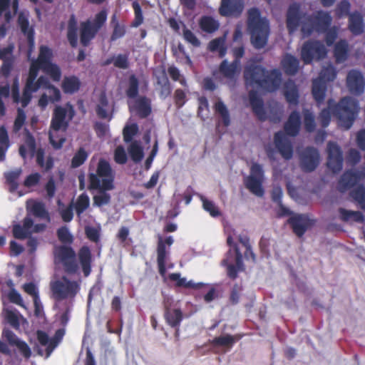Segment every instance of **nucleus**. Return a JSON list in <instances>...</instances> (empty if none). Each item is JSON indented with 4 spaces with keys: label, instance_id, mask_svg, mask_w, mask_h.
Here are the masks:
<instances>
[{
    "label": "nucleus",
    "instance_id": "nucleus-38",
    "mask_svg": "<svg viewBox=\"0 0 365 365\" xmlns=\"http://www.w3.org/2000/svg\"><path fill=\"white\" fill-rule=\"evenodd\" d=\"M170 280L176 282L177 285L180 287H185L187 288L200 289L204 286L202 282L195 283L192 281H187L185 278L180 277V275L177 273H173L169 275Z\"/></svg>",
    "mask_w": 365,
    "mask_h": 365
},
{
    "label": "nucleus",
    "instance_id": "nucleus-52",
    "mask_svg": "<svg viewBox=\"0 0 365 365\" xmlns=\"http://www.w3.org/2000/svg\"><path fill=\"white\" fill-rule=\"evenodd\" d=\"M200 200L202 202L203 209L209 212L212 217H215L220 215V210L212 201L208 200L203 196L200 197Z\"/></svg>",
    "mask_w": 365,
    "mask_h": 365
},
{
    "label": "nucleus",
    "instance_id": "nucleus-37",
    "mask_svg": "<svg viewBox=\"0 0 365 365\" xmlns=\"http://www.w3.org/2000/svg\"><path fill=\"white\" fill-rule=\"evenodd\" d=\"M349 29L354 34H361L364 30L362 16L359 13H353L349 16Z\"/></svg>",
    "mask_w": 365,
    "mask_h": 365
},
{
    "label": "nucleus",
    "instance_id": "nucleus-9",
    "mask_svg": "<svg viewBox=\"0 0 365 365\" xmlns=\"http://www.w3.org/2000/svg\"><path fill=\"white\" fill-rule=\"evenodd\" d=\"M52 51L46 46H41L38 58L31 60V62L36 63L39 69L48 74L53 81L58 82L61 78V71L58 65L52 63Z\"/></svg>",
    "mask_w": 365,
    "mask_h": 365
},
{
    "label": "nucleus",
    "instance_id": "nucleus-23",
    "mask_svg": "<svg viewBox=\"0 0 365 365\" xmlns=\"http://www.w3.org/2000/svg\"><path fill=\"white\" fill-rule=\"evenodd\" d=\"M319 163L318 151L314 148H307L302 157V166L307 171H312L316 168Z\"/></svg>",
    "mask_w": 365,
    "mask_h": 365
},
{
    "label": "nucleus",
    "instance_id": "nucleus-42",
    "mask_svg": "<svg viewBox=\"0 0 365 365\" xmlns=\"http://www.w3.org/2000/svg\"><path fill=\"white\" fill-rule=\"evenodd\" d=\"M348 45L346 41H341L335 46L334 56L337 63L344 62L347 57Z\"/></svg>",
    "mask_w": 365,
    "mask_h": 365
},
{
    "label": "nucleus",
    "instance_id": "nucleus-36",
    "mask_svg": "<svg viewBox=\"0 0 365 365\" xmlns=\"http://www.w3.org/2000/svg\"><path fill=\"white\" fill-rule=\"evenodd\" d=\"M284 96L289 104L297 105L298 103V91L292 81H288L284 86Z\"/></svg>",
    "mask_w": 365,
    "mask_h": 365
},
{
    "label": "nucleus",
    "instance_id": "nucleus-15",
    "mask_svg": "<svg viewBox=\"0 0 365 365\" xmlns=\"http://www.w3.org/2000/svg\"><path fill=\"white\" fill-rule=\"evenodd\" d=\"M55 260L56 263L62 264L68 273H73L77 269L75 254L69 247L63 246L57 248L55 251Z\"/></svg>",
    "mask_w": 365,
    "mask_h": 365
},
{
    "label": "nucleus",
    "instance_id": "nucleus-20",
    "mask_svg": "<svg viewBox=\"0 0 365 365\" xmlns=\"http://www.w3.org/2000/svg\"><path fill=\"white\" fill-rule=\"evenodd\" d=\"M65 332L63 329H58L55 334V336L50 339L46 333L41 331H37V338L39 343L42 346H46V357H48L55 347L60 342L61 339L63 338Z\"/></svg>",
    "mask_w": 365,
    "mask_h": 365
},
{
    "label": "nucleus",
    "instance_id": "nucleus-30",
    "mask_svg": "<svg viewBox=\"0 0 365 365\" xmlns=\"http://www.w3.org/2000/svg\"><path fill=\"white\" fill-rule=\"evenodd\" d=\"M26 208L29 214H33L36 217L48 220V213L46 212L41 202L34 200H29L26 202Z\"/></svg>",
    "mask_w": 365,
    "mask_h": 365
},
{
    "label": "nucleus",
    "instance_id": "nucleus-35",
    "mask_svg": "<svg viewBox=\"0 0 365 365\" xmlns=\"http://www.w3.org/2000/svg\"><path fill=\"white\" fill-rule=\"evenodd\" d=\"M326 85L325 83L320 79H314L312 85V95L315 101L320 103H322L325 97Z\"/></svg>",
    "mask_w": 365,
    "mask_h": 365
},
{
    "label": "nucleus",
    "instance_id": "nucleus-7",
    "mask_svg": "<svg viewBox=\"0 0 365 365\" xmlns=\"http://www.w3.org/2000/svg\"><path fill=\"white\" fill-rule=\"evenodd\" d=\"M248 29L251 34V41L257 48L265 46L269 34V24L266 19L262 18L256 9L248 11Z\"/></svg>",
    "mask_w": 365,
    "mask_h": 365
},
{
    "label": "nucleus",
    "instance_id": "nucleus-13",
    "mask_svg": "<svg viewBox=\"0 0 365 365\" xmlns=\"http://www.w3.org/2000/svg\"><path fill=\"white\" fill-rule=\"evenodd\" d=\"M327 53V49L322 43L309 41L304 43L302 47L301 58L305 64H308L314 59L323 58Z\"/></svg>",
    "mask_w": 365,
    "mask_h": 365
},
{
    "label": "nucleus",
    "instance_id": "nucleus-58",
    "mask_svg": "<svg viewBox=\"0 0 365 365\" xmlns=\"http://www.w3.org/2000/svg\"><path fill=\"white\" fill-rule=\"evenodd\" d=\"M21 173V168H16L13 171H11L6 174V178L7 180L10 182V190L11 191H14L17 187V184L15 182V180Z\"/></svg>",
    "mask_w": 365,
    "mask_h": 365
},
{
    "label": "nucleus",
    "instance_id": "nucleus-41",
    "mask_svg": "<svg viewBox=\"0 0 365 365\" xmlns=\"http://www.w3.org/2000/svg\"><path fill=\"white\" fill-rule=\"evenodd\" d=\"M79 258L83 267V270L85 276H88L90 274V259L91 254L90 251L87 247H83L79 252Z\"/></svg>",
    "mask_w": 365,
    "mask_h": 365
},
{
    "label": "nucleus",
    "instance_id": "nucleus-48",
    "mask_svg": "<svg viewBox=\"0 0 365 365\" xmlns=\"http://www.w3.org/2000/svg\"><path fill=\"white\" fill-rule=\"evenodd\" d=\"M90 205L89 197L86 194H81L76 200L74 204V208L77 215L79 216L85 211Z\"/></svg>",
    "mask_w": 365,
    "mask_h": 365
},
{
    "label": "nucleus",
    "instance_id": "nucleus-12",
    "mask_svg": "<svg viewBox=\"0 0 365 365\" xmlns=\"http://www.w3.org/2000/svg\"><path fill=\"white\" fill-rule=\"evenodd\" d=\"M263 180L264 170L262 165L253 163L250 168V175L245 180L246 187L254 195L262 197L264 195Z\"/></svg>",
    "mask_w": 365,
    "mask_h": 365
},
{
    "label": "nucleus",
    "instance_id": "nucleus-22",
    "mask_svg": "<svg viewBox=\"0 0 365 365\" xmlns=\"http://www.w3.org/2000/svg\"><path fill=\"white\" fill-rule=\"evenodd\" d=\"M154 76L157 83V90L160 91L163 98L167 97L170 93V88L168 79L163 67H158L154 71Z\"/></svg>",
    "mask_w": 365,
    "mask_h": 365
},
{
    "label": "nucleus",
    "instance_id": "nucleus-57",
    "mask_svg": "<svg viewBox=\"0 0 365 365\" xmlns=\"http://www.w3.org/2000/svg\"><path fill=\"white\" fill-rule=\"evenodd\" d=\"M9 96V88L7 86L0 87V114L5 113V103L8 101Z\"/></svg>",
    "mask_w": 365,
    "mask_h": 365
},
{
    "label": "nucleus",
    "instance_id": "nucleus-1",
    "mask_svg": "<svg viewBox=\"0 0 365 365\" xmlns=\"http://www.w3.org/2000/svg\"><path fill=\"white\" fill-rule=\"evenodd\" d=\"M245 78L250 91V104L257 117L261 120L269 118L274 122L279 121L283 113L282 106L275 103L264 108L258 93L261 90L274 91L277 89L281 83V73L273 70L266 73L261 66L250 63L245 71Z\"/></svg>",
    "mask_w": 365,
    "mask_h": 365
},
{
    "label": "nucleus",
    "instance_id": "nucleus-45",
    "mask_svg": "<svg viewBox=\"0 0 365 365\" xmlns=\"http://www.w3.org/2000/svg\"><path fill=\"white\" fill-rule=\"evenodd\" d=\"M5 318L8 322L14 328L17 329L21 322H25V319L17 312L11 310H4Z\"/></svg>",
    "mask_w": 365,
    "mask_h": 365
},
{
    "label": "nucleus",
    "instance_id": "nucleus-55",
    "mask_svg": "<svg viewBox=\"0 0 365 365\" xmlns=\"http://www.w3.org/2000/svg\"><path fill=\"white\" fill-rule=\"evenodd\" d=\"M352 197L359 203L360 207L365 210V189L364 187H358L351 192Z\"/></svg>",
    "mask_w": 365,
    "mask_h": 365
},
{
    "label": "nucleus",
    "instance_id": "nucleus-26",
    "mask_svg": "<svg viewBox=\"0 0 365 365\" xmlns=\"http://www.w3.org/2000/svg\"><path fill=\"white\" fill-rule=\"evenodd\" d=\"M130 111L140 117L147 116L150 112V106L146 98H139L129 102Z\"/></svg>",
    "mask_w": 365,
    "mask_h": 365
},
{
    "label": "nucleus",
    "instance_id": "nucleus-18",
    "mask_svg": "<svg viewBox=\"0 0 365 365\" xmlns=\"http://www.w3.org/2000/svg\"><path fill=\"white\" fill-rule=\"evenodd\" d=\"M346 85L351 93L361 94L365 86L364 78L361 73L357 70L350 71L346 77Z\"/></svg>",
    "mask_w": 365,
    "mask_h": 365
},
{
    "label": "nucleus",
    "instance_id": "nucleus-44",
    "mask_svg": "<svg viewBox=\"0 0 365 365\" xmlns=\"http://www.w3.org/2000/svg\"><path fill=\"white\" fill-rule=\"evenodd\" d=\"M200 28L206 32H213L219 27V24L214 19L209 16H204L200 22Z\"/></svg>",
    "mask_w": 365,
    "mask_h": 365
},
{
    "label": "nucleus",
    "instance_id": "nucleus-43",
    "mask_svg": "<svg viewBox=\"0 0 365 365\" xmlns=\"http://www.w3.org/2000/svg\"><path fill=\"white\" fill-rule=\"evenodd\" d=\"M129 154L134 162H139L143 158V150L140 143L134 141L128 148Z\"/></svg>",
    "mask_w": 365,
    "mask_h": 365
},
{
    "label": "nucleus",
    "instance_id": "nucleus-6",
    "mask_svg": "<svg viewBox=\"0 0 365 365\" xmlns=\"http://www.w3.org/2000/svg\"><path fill=\"white\" fill-rule=\"evenodd\" d=\"M39 68L36 63L31 62L29 76L22 96H19V87L17 80H15L11 88V96L14 102L21 103L23 107L26 106L32 98V93L42 88L48 89L52 86L49 80L45 76H41L37 80Z\"/></svg>",
    "mask_w": 365,
    "mask_h": 365
},
{
    "label": "nucleus",
    "instance_id": "nucleus-3",
    "mask_svg": "<svg viewBox=\"0 0 365 365\" xmlns=\"http://www.w3.org/2000/svg\"><path fill=\"white\" fill-rule=\"evenodd\" d=\"M358 110V104L351 98H344L337 105L333 100H329L327 108L322 110L319 118L322 125L327 127L333 113L338 119L339 125L347 130L352 125Z\"/></svg>",
    "mask_w": 365,
    "mask_h": 365
},
{
    "label": "nucleus",
    "instance_id": "nucleus-33",
    "mask_svg": "<svg viewBox=\"0 0 365 365\" xmlns=\"http://www.w3.org/2000/svg\"><path fill=\"white\" fill-rule=\"evenodd\" d=\"M98 115L102 118H110L112 106L109 104L104 94H101L96 107Z\"/></svg>",
    "mask_w": 365,
    "mask_h": 365
},
{
    "label": "nucleus",
    "instance_id": "nucleus-5",
    "mask_svg": "<svg viewBox=\"0 0 365 365\" xmlns=\"http://www.w3.org/2000/svg\"><path fill=\"white\" fill-rule=\"evenodd\" d=\"M75 115L70 103L55 108L48 132L49 140L56 149L61 148L66 140V131Z\"/></svg>",
    "mask_w": 365,
    "mask_h": 365
},
{
    "label": "nucleus",
    "instance_id": "nucleus-17",
    "mask_svg": "<svg viewBox=\"0 0 365 365\" xmlns=\"http://www.w3.org/2000/svg\"><path fill=\"white\" fill-rule=\"evenodd\" d=\"M328 167L334 172L337 173L342 168V155L339 147L334 143H329L327 146Z\"/></svg>",
    "mask_w": 365,
    "mask_h": 365
},
{
    "label": "nucleus",
    "instance_id": "nucleus-19",
    "mask_svg": "<svg viewBox=\"0 0 365 365\" xmlns=\"http://www.w3.org/2000/svg\"><path fill=\"white\" fill-rule=\"evenodd\" d=\"M274 143L276 149L286 160L292 157L293 149L292 143L288 138L282 132H278L274 135Z\"/></svg>",
    "mask_w": 365,
    "mask_h": 365
},
{
    "label": "nucleus",
    "instance_id": "nucleus-2",
    "mask_svg": "<svg viewBox=\"0 0 365 365\" xmlns=\"http://www.w3.org/2000/svg\"><path fill=\"white\" fill-rule=\"evenodd\" d=\"M331 17L328 13L319 11L313 16H301L299 6L294 4L290 6L287 13V28L290 33L294 32L299 23L302 25L301 31L304 36L312 34L314 31L325 30L331 24Z\"/></svg>",
    "mask_w": 365,
    "mask_h": 365
},
{
    "label": "nucleus",
    "instance_id": "nucleus-62",
    "mask_svg": "<svg viewBox=\"0 0 365 365\" xmlns=\"http://www.w3.org/2000/svg\"><path fill=\"white\" fill-rule=\"evenodd\" d=\"M26 120V114L22 109L19 108L17 111V116L14 121V130L19 131L23 126Z\"/></svg>",
    "mask_w": 365,
    "mask_h": 365
},
{
    "label": "nucleus",
    "instance_id": "nucleus-31",
    "mask_svg": "<svg viewBox=\"0 0 365 365\" xmlns=\"http://www.w3.org/2000/svg\"><path fill=\"white\" fill-rule=\"evenodd\" d=\"M168 256V250L166 249L165 243L160 240L158 247V264L159 272L163 277H165L166 272L165 262Z\"/></svg>",
    "mask_w": 365,
    "mask_h": 365
},
{
    "label": "nucleus",
    "instance_id": "nucleus-27",
    "mask_svg": "<svg viewBox=\"0 0 365 365\" xmlns=\"http://www.w3.org/2000/svg\"><path fill=\"white\" fill-rule=\"evenodd\" d=\"M36 145L34 138L26 133L24 143L19 148V154L24 158H31L35 153Z\"/></svg>",
    "mask_w": 365,
    "mask_h": 365
},
{
    "label": "nucleus",
    "instance_id": "nucleus-14",
    "mask_svg": "<svg viewBox=\"0 0 365 365\" xmlns=\"http://www.w3.org/2000/svg\"><path fill=\"white\" fill-rule=\"evenodd\" d=\"M18 4V0H0V38L6 35V24L16 13Z\"/></svg>",
    "mask_w": 365,
    "mask_h": 365
},
{
    "label": "nucleus",
    "instance_id": "nucleus-63",
    "mask_svg": "<svg viewBox=\"0 0 365 365\" xmlns=\"http://www.w3.org/2000/svg\"><path fill=\"white\" fill-rule=\"evenodd\" d=\"M46 92L49 96V100L51 102L54 103L59 101L61 98V94L58 88L52 85L48 89Z\"/></svg>",
    "mask_w": 365,
    "mask_h": 365
},
{
    "label": "nucleus",
    "instance_id": "nucleus-50",
    "mask_svg": "<svg viewBox=\"0 0 365 365\" xmlns=\"http://www.w3.org/2000/svg\"><path fill=\"white\" fill-rule=\"evenodd\" d=\"M336 76V72L335 69L329 63L327 66L323 67L318 79H320L325 83L326 81H334Z\"/></svg>",
    "mask_w": 365,
    "mask_h": 365
},
{
    "label": "nucleus",
    "instance_id": "nucleus-64",
    "mask_svg": "<svg viewBox=\"0 0 365 365\" xmlns=\"http://www.w3.org/2000/svg\"><path fill=\"white\" fill-rule=\"evenodd\" d=\"M107 18L106 11H101L96 15V17L92 22V26H93L97 31L103 26Z\"/></svg>",
    "mask_w": 365,
    "mask_h": 365
},
{
    "label": "nucleus",
    "instance_id": "nucleus-4",
    "mask_svg": "<svg viewBox=\"0 0 365 365\" xmlns=\"http://www.w3.org/2000/svg\"><path fill=\"white\" fill-rule=\"evenodd\" d=\"M113 175L108 163L101 160L98 163L96 174L90 175V190H96L93 193V205H107L110 201V195L106 191L112 190Z\"/></svg>",
    "mask_w": 365,
    "mask_h": 365
},
{
    "label": "nucleus",
    "instance_id": "nucleus-24",
    "mask_svg": "<svg viewBox=\"0 0 365 365\" xmlns=\"http://www.w3.org/2000/svg\"><path fill=\"white\" fill-rule=\"evenodd\" d=\"M18 23L21 27L22 32L27 36L30 45V50L28 52V57L30 58L31 53L34 47V34L31 27L29 26L28 21V14L26 12H21L19 14Z\"/></svg>",
    "mask_w": 365,
    "mask_h": 365
},
{
    "label": "nucleus",
    "instance_id": "nucleus-8",
    "mask_svg": "<svg viewBox=\"0 0 365 365\" xmlns=\"http://www.w3.org/2000/svg\"><path fill=\"white\" fill-rule=\"evenodd\" d=\"M97 31L89 20L82 22L78 28L76 19L72 16L68 22L67 37L70 44L76 47L78 44V35H80L81 44L87 46L94 38Z\"/></svg>",
    "mask_w": 365,
    "mask_h": 365
},
{
    "label": "nucleus",
    "instance_id": "nucleus-54",
    "mask_svg": "<svg viewBox=\"0 0 365 365\" xmlns=\"http://www.w3.org/2000/svg\"><path fill=\"white\" fill-rule=\"evenodd\" d=\"M304 123L306 130L308 132H312L315 129V120L314 116L309 110H304Z\"/></svg>",
    "mask_w": 365,
    "mask_h": 365
},
{
    "label": "nucleus",
    "instance_id": "nucleus-32",
    "mask_svg": "<svg viewBox=\"0 0 365 365\" xmlns=\"http://www.w3.org/2000/svg\"><path fill=\"white\" fill-rule=\"evenodd\" d=\"M81 86L79 79L73 76H66L61 83V88L65 93L72 94L78 91Z\"/></svg>",
    "mask_w": 365,
    "mask_h": 365
},
{
    "label": "nucleus",
    "instance_id": "nucleus-11",
    "mask_svg": "<svg viewBox=\"0 0 365 365\" xmlns=\"http://www.w3.org/2000/svg\"><path fill=\"white\" fill-rule=\"evenodd\" d=\"M227 242L233 250L230 249L229 250L222 263L227 266L228 275L235 278L237 272L243 269L242 255L231 235L228 236Z\"/></svg>",
    "mask_w": 365,
    "mask_h": 365
},
{
    "label": "nucleus",
    "instance_id": "nucleus-49",
    "mask_svg": "<svg viewBox=\"0 0 365 365\" xmlns=\"http://www.w3.org/2000/svg\"><path fill=\"white\" fill-rule=\"evenodd\" d=\"M215 111L220 115L222 123L225 126L230 125V115L226 106L218 100L215 106Z\"/></svg>",
    "mask_w": 365,
    "mask_h": 365
},
{
    "label": "nucleus",
    "instance_id": "nucleus-28",
    "mask_svg": "<svg viewBox=\"0 0 365 365\" xmlns=\"http://www.w3.org/2000/svg\"><path fill=\"white\" fill-rule=\"evenodd\" d=\"M14 49V44H9L6 47H1L0 46V59L4 61V64L2 66V70L4 72H8L10 66H11L14 57L13 55V51Z\"/></svg>",
    "mask_w": 365,
    "mask_h": 365
},
{
    "label": "nucleus",
    "instance_id": "nucleus-40",
    "mask_svg": "<svg viewBox=\"0 0 365 365\" xmlns=\"http://www.w3.org/2000/svg\"><path fill=\"white\" fill-rule=\"evenodd\" d=\"M240 62L235 60L232 63L228 64L227 61H224L220 66V71L223 75L227 78H233L239 71Z\"/></svg>",
    "mask_w": 365,
    "mask_h": 365
},
{
    "label": "nucleus",
    "instance_id": "nucleus-34",
    "mask_svg": "<svg viewBox=\"0 0 365 365\" xmlns=\"http://www.w3.org/2000/svg\"><path fill=\"white\" fill-rule=\"evenodd\" d=\"M299 63L298 59L290 54H286L282 60L283 69L287 73L291 75L297 73L299 69Z\"/></svg>",
    "mask_w": 365,
    "mask_h": 365
},
{
    "label": "nucleus",
    "instance_id": "nucleus-47",
    "mask_svg": "<svg viewBox=\"0 0 365 365\" xmlns=\"http://www.w3.org/2000/svg\"><path fill=\"white\" fill-rule=\"evenodd\" d=\"M9 147V137L4 127L0 128V160L4 159L5 153Z\"/></svg>",
    "mask_w": 365,
    "mask_h": 365
},
{
    "label": "nucleus",
    "instance_id": "nucleus-51",
    "mask_svg": "<svg viewBox=\"0 0 365 365\" xmlns=\"http://www.w3.org/2000/svg\"><path fill=\"white\" fill-rule=\"evenodd\" d=\"M227 9L231 10L232 12L227 14H222V16H237L243 9V3L242 0H230L227 2Z\"/></svg>",
    "mask_w": 365,
    "mask_h": 365
},
{
    "label": "nucleus",
    "instance_id": "nucleus-53",
    "mask_svg": "<svg viewBox=\"0 0 365 365\" xmlns=\"http://www.w3.org/2000/svg\"><path fill=\"white\" fill-rule=\"evenodd\" d=\"M36 162L43 168L46 170L50 169L53 163L51 158L44 159V151L41 148H38L36 153Z\"/></svg>",
    "mask_w": 365,
    "mask_h": 365
},
{
    "label": "nucleus",
    "instance_id": "nucleus-61",
    "mask_svg": "<svg viewBox=\"0 0 365 365\" xmlns=\"http://www.w3.org/2000/svg\"><path fill=\"white\" fill-rule=\"evenodd\" d=\"M182 34L185 40L188 43H191L194 46H199L200 43L195 35L187 28H184Z\"/></svg>",
    "mask_w": 365,
    "mask_h": 365
},
{
    "label": "nucleus",
    "instance_id": "nucleus-29",
    "mask_svg": "<svg viewBox=\"0 0 365 365\" xmlns=\"http://www.w3.org/2000/svg\"><path fill=\"white\" fill-rule=\"evenodd\" d=\"M301 122L299 113L294 111L289 117L284 125V130L287 135L294 136L299 130Z\"/></svg>",
    "mask_w": 365,
    "mask_h": 365
},
{
    "label": "nucleus",
    "instance_id": "nucleus-46",
    "mask_svg": "<svg viewBox=\"0 0 365 365\" xmlns=\"http://www.w3.org/2000/svg\"><path fill=\"white\" fill-rule=\"evenodd\" d=\"M341 218L346 221L349 222H362L364 217L359 211H351L344 209L340 210Z\"/></svg>",
    "mask_w": 365,
    "mask_h": 365
},
{
    "label": "nucleus",
    "instance_id": "nucleus-16",
    "mask_svg": "<svg viewBox=\"0 0 365 365\" xmlns=\"http://www.w3.org/2000/svg\"><path fill=\"white\" fill-rule=\"evenodd\" d=\"M45 226L43 224L34 225L33 220L29 216L25 217L23 221V225H16L13 228V235L16 238L24 239L29 235L34 232H39L44 229Z\"/></svg>",
    "mask_w": 365,
    "mask_h": 365
},
{
    "label": "nucleus",
    "instance_id": "nucleus-21",
    "mask_svg": "<svg viewBox=\"0 0 365 365\" xmlns=\"http://www.w3.org/2000/svg\"><path fill=\"white\" fill-rule=\"evenodd\" d=\"M294 233L301 237L312 225V221L305 215L294 214L289 220Z\"/></svg>",
    "mask_w": 365,
    "mask_h": 365
},
{
    "label": "nucleus",
    "instance_id": "nucleus-10",
    "mask_svg": "<svg viewBox=\"0 0 365 365\" xmlns=\"http://www.w3.org/2000/svg\"><path fill=\"white\" fill-rule=\"evenodd\" d=\"M53 296L57 299L73 297L79 290V284L63 276L53 279L51 283Z\"/></svg>",
    "mask_w": 365,
    "mask_h": 365
},
{
    "label": "nucleus",
    "instance_id": "nucleus-39",
    "mask_svg": "<svg viewBox=\"0 0 365 365\" xmlns=\"http://www.w3.org/2000/svg\"><path fill=\"white\" fill-rule=\"evenodd\" d=\"M165 317L168 324L172 327L178 326L182 321V314L180 309L166 308Z\"/></svg>",
    "mask_w": 365,
    "mask_h": 365
},
{
    "label": "nucleus",
    "instance_id": "nucleus-60",
    "mask_svg": "<svg viewBox=\"0 0 365 365\" xmlns=\"http://www.w3.org/2000/svg\"><path fill=\"white\" fill-rule=\"evenodd\" d=\"M235 342V339L233 336L230 335L222 336L217 338H215L213 340V344L216 345L223 346H231Z\"/></svg>",
    "mask_w": 365,
    "mask_h": 365
},
{
    "label": "nucleus",
    "instance_id": "nucleus-25",
    "mask_svg": "<svg viewBox=\"0 0 365 365\" xmlns=\"http://www.w3.org/2000/svg\"><path fill=\"white\" fill-rule=\"evenodd\" d=\"M365 178V169L360 171H350L344 174L340 181V185L346 187H351Z\"/></svg>",
    "mask_w": 365,
    "mask_h": 365
},
{
    "label": "nucleus",
    "instance_id": "nucleus-56",
    "mask_svg": "<svg viewBox=\"0 0 365 365\" xmlns=\"http://www.w3.org/2000/svg\"><path fill=\"white\" fill-rule=\"evenodd\" d=\"M224 45V38H219L212 41L210 43L209 48L212 51H218L220 56H223L225 54V49Z\"/></svg>",
    "mask_w": 365,
    "mask_h": 365
},
{
    "label": "nucleus",
    "instance_id": "nucleus-59",
    "mask_svg": "<svg viewBox=\"0 0 365 365\" xmlns=\"http://www.w3.org/2000/svg\"><path fill=\"white\" fill-rule=\"evenodd\" d=\"M87 158V153L83 149H80L72 159V166L76 168L83 163Z\"/></svg>",
    "mask_w": 365,
    "mask_h": 365
}]
</instances>
